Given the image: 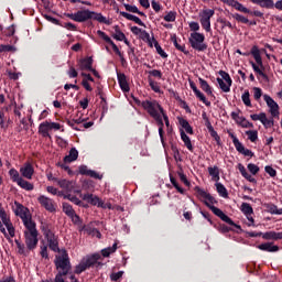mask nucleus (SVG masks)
<instances>
[{
  "label": "nucleus",
  "instance_id": "nucleus-1",
  "mask_svg": "<svg viewBox=\"0 0 282 282\" xmlns=\"http://www.w3.org/2000/svg\"><path fill=\"white\" fill-rule=\"evenodd\" d=\"M194 191L197 199L203 202V204H205V206L209 208V210H212V213H214L216 217H219V219H221V221H225V224H228L229 226H234V228H237V230H241V226L235 224L232 218L228 217V215H226L221 209L213 205V204H217V199H215L213 195H210V193L206 192L204 188L199 186H195Z\"/></svg>",
  "mask_w": 282,
  "mask_h": 282
},
{
  "label": "nucleus",
  "instance_id": "nucleus-2",
  "mask_svg": "<svg viewBox=\"0 0 282 282\" xmlns=\"http://www.w3.org/2000/svg\"><path fill=\"white\" fill-rule=\"evenodd\" d=\"M75 19L77 23H85V21H89V19H93V21H98V23H105V25H111V20H107V18H105L102 13H97L88 9L77 11Z\"/></svg>",
  "mask_w": 282,
  "mask_h": 282
},
{
  "label": "nucleus",
  "instance_id": "nucleus-3",
  "mask_svg": "<svg viewBox=\"0 0 282 282\" xmlns=\"http://www.w3.org/2000/svg\"><path fill=\"white\" fill-rule=\"evenodd\" d=\"M57 274H72V261L69 260V253L67 250H63L61 256H56L54 260Z\"/></svg>",
  "mask_w": 282,
  "mask_h": 282
},
{
  "label": "nucleus",
  "instance_id": "nucleus-4",
  "mask_svg": "<svg viewBox=\"0 0 282 282\" xmlns=\"http://www.w3.org/2000/svg\"><path fill=\"white\" fill-rule=\"evenodd\" d=\"M251 55L256 61V63L252 61L250 62L253 72H256V74L261 76L264 80H268V75L263 73L265 66L263 65V58L261 57V50H259V46L254 45L251 47Z\"/></svg>",
  "mask_w": 282,
  "mask_h": 282
},
{
  "label": "nucleus",
  "instance_id": "nucleus-5",
  "mask_svg": "<svg viewBox=\"0 0 282 282\" xmlns=\"http://www.w3.org/2000/svg\"><path fill=\"white\" fill-rule=\"evenodd\" d=\"M134 102L142 107L144 111H147L149 116H151V118H154L160 113H164V108L155 99H145L143 101H141L140 99H134Z\"/></svg>",
  "mask_w": 282,
  "mask_h": 282
},
{
  "label": "nucleus",
  "instance_id": "nucleus-6",
  "mask_svg": "<svg viewBox=\"0 0 282 282\" xmlns=\"http://www.w3.org/2000/svg\"><path fill=\"white\" fill-rule=\"evenodd\" d=\"M205 41L206 36L199 32H193L188 37L191 47H193L196 52H206L208 50V44L204 43Z\"/></svg>",
  "mask_w": 282,
  "mask_h": 282
},
{
  "label": "nucleus",
  "instance_id": "nucleus-7",
  "mask_svg": "<svg viewBox=\"0 0 282 282\" xmlns=\"http://www.w3.org/2000/svg\"><path fill=\"white\" fill-rule=\"evenodd\" d=\"M223 3H226L227 6H230V8H235L238 12H242L243 14H250V17H258L259 19H263V12L261 11H252L248 8H246L243 4H241L237 0H220Z\"/></svg>",
  "mask_w": 282,
  "mask_h": 282
},
{
  "label": "nucleus",
  "instance_id": "nucleus-8",
  "mask_svg": "<svg viewBox=\"0 0 282 282\" xmlns=\"http://www.w3.org/2000/svg\"><path fill=\"white\" fill-rule=\"evenodd\" d=\"M24 239L28 250H36V246H39V231L24 232Z\"/></svg>",
  "mask_w": 282,
  "mask_h": 282
},
{
  "label": "nucleus",
  "instance_id": "nucleus-9",
  "mask_svg": "<svg viewBox=\"0 0 282 282\" xmlns=\"http://www.w3.org/2000/svg\"><path fill=\"white\" fill-rule=\"evenodd\" d=\"M100 259H102L100 253H93L91 256H87L83 261L87 270H89V268H102V262H100Z\"/></svg>",
  "mask_w": 282,
  "mask_h": 282
},
{
  "label": "nucleus",
  "instance_id": "nucleus-10",
  "mask_svg": "<svg viewBox=\"0 0 282 282\" xmlns=\"http://www.w3.org/2000/svg\"><path fill=\"white\" fill-rule=\"evenodd\" d=\"M80 197L82 199H84V202H87L91 206H97L98 208H107V205L105 204V202H102L100 197L94 196V194H89V193L80 194Z\"/></svg>",
  "mask_w": 282,
  "mask_h": 282
},
{
  "label": "nucleus",
  "instance_id": "nucleus-11",
  "mask_svg": "<svg viewBox=\"0 0 282 282\" xmlns=\"http://www.w3.org/2000/svg\"><path fill=\"white\" fill-rule=\"evenodd\" d=\"M37 202L48 213H56V207H54V200L52 198L45 195H41L40 197H37Z\"/></svg>",
  "mask_w": 282,
  "mask_h": 282
},
{
  "label": "nucleus",
  "instance_id": "nucleus-12",
  "mask_svg": "<svg viewBox=\"0 0 282 282\" xmlns=\"http://www.w3.org/2000/svg\"><path fill=\"white\" fill-rule=\"evenodd\" d=\"M97 35H98L99 39H102V41L108 43V45H111V47H112L115 54H117V56H122V52H120V48H118V45H116L113 40H111V37H109V35H107V33H105L101 30H98Z\"/></svg>",
  "mask_w": 282,
  "mask_h": 282
},
{
  "label": "nucleus",
  "instance_id": "nucleus-13",
  "mask_svg": "<svg viewBox=\"0 0 282 282\" xmlns=\"http://www.w3.org/2000/svg\"><path fill=\"white\" fill-rule=\"evenodd\" d=\"M189 87L193 90L194 95L196 96V98H198V100H200V102H204V105L206 107H210V101H208V99L206 98V95H204V93H202L200 90L197 89V85L195 84V82L189 79Z\"/></svg>",
  "mask_w": 282,
  "mask_h": 282
},
{
  "label": "nucleus",
  "instance_id": "nucleus-14",
  "mask_svg": "<svg viewBox=\"0 0 282 282\" xmlns=\"http://www.w3.org/2000/svg\"><path fill=\"white\" fill-rule=\"evenodd\" d=\"M263 99L267 102L268 107L270 108V113L273 118L279 116V104L272 99L269 95H263Z\"/></svg>",
  "mask_w": 282,
  "mask_h": 282
},
{
  "label": "nucleus",
  "instance_id": "nucleus-15",
  "mask_svg": "<svg viewBox=\"0 0 282 282\" xmlns=\"http://www.w3.org/2000/svg\"><path fill=\"white\" fill-rule=\"evenodd\" d=\"M20 173L22 177H25V180H32L34 176V166L32 163L26 162L22 167H20Z\"/></svg>",
  "mask_w": 282,
  "mask_h": 282
},
{
  "label": "nucleus",
  "instance_id": "nucleus-16",
  "mask_svg": "<svg viewBox=\"0 0 282 282\" xmlns=\"http://www.w3.org/2000/svg\"><path fill=\"white\" fill-rule=\"evenodd\" d=\"M15 206H17V208L14 210V214L17 215V217L21 218L22 221L31 216L30 210L28 208H25V206L21 205L18 202H15Z\"/></svg>",
  "mask_w": 282,
  "mask_h": 282
},
{
  "label": "nucleus",
  "instance_id": "nucleus-17",
  "mask_svg": "<svg viewBox=\"0 0 282 282\" xmlns=\"http://www.w3.org/2000/svg\"><path fill=\"white\" fill-rule=\"evenodd\" d=\"M94 65V58L93 57H86V58H83V59H79L78 62V67L82 72H90V69H93Z\"/></svg>",
  "mask_w": 282,
  "mask_h": 282
},
{
  "label": "nucleus",
  "instance_id": "nucleus-18",
  "mask_svg": "<svg viewBox=\"0 0 282 282\" xmlns=\"http://www.w3.org/2000/svg\"><path fill=\"white\" fill-rule=\"evenodd\" d=\"M79 175H86L87 177H93L94 180H100L101 176L96 171L89 170L87 165H80L79 167Z\"/></svg>",
  "mask_w": 282,
  "mask_h": 282
},
{
  "label": "nucleus",
  "instance_id": "nucleus-19",
  "mask_svg": "<svg viewBox=\"0 0 282 282\" xmlns=\"http://www.w3.org/2000/svg\"><path fill=\"white\" fill-rule=\"evenodd\" d=\"M117 80L121 90H123L124 93L131 90V87H129V82H127V75H124V73H117Z\"/></svg>",
  "mask_w": 282,
  "mask_h": 282
},
{
  "label": "nucleus",
  "instance_id": "nucleus-20",
  "mask_svg": "<svg viewBox=\"0 0 282 282\" xmlns=\"http://www.w3.org/2000/svg\"><path fill=\"white\" fill-rule=\"evenodd\" d=\"M152 118L158 123L159 135H160L162 144H164V120L162 119V113H159V115H156V116H154Z\"/></svg>",
  "mask_w": 282,
  "mask_h": 282
},
{
  "label": "nucleus",
  "instance_id": "nucleus-21",
  "mask_svg": "<svg viewBox=\"0 0 282 282\" xmlns=\"http://www.w3.org/2000/svg\"><path fill=\"white\" fill-rule=\"evenodd\" d=\"M24 224V232H39L36 229V223L32 220V216H29L26 219L22 220Z\"/></svg>",
  "mask_w": 282,
  "mask_h": 282
},
{
  "label": "nucleus",
  "instance_id": "nucleus-22",
  "mask_svg": "<svg viewBox=\"0 0 282 282\" xmlns=\"http://www.w3.org/2000/svg\"><path fill=\"white\" fill-rule=\"evenodd\" d=\"M258 250H262L263 252H279V246L272 242H264L258 245Z\"/></svg>",
  "mask_w": 282,
  "mask_h": 282
},
{
  "label": "nucleus",
  "instance_id": "nucleus-23",
  "mask_svg": "<svg viewBox=\"0 0 282 282\" xmlns=\"http://www.w3.org/2000/svg\"><path fill=\"white\" fill-rule=\"evenodd\" d=\"M254 6L260 8H265L267 10H272L274 8V0H249Z\"/></svg>",
  "mask_w": 282,
  "mask_h": 282
},
{
  "label": "nucleus",
  "instance_id": "nucleus-24",
  "mask_svg": "<svg viewBox=\"0 0 282 282\" xmlns=\"http://www.w3.org/2000/svg\"><path fill=\"white\" fill-rule=\"evenodd\" d=\"M120 14L121 17H123V19H127L128 21H133L134 23H137V25H140L141 28H147V24H144V22H142V20H140V18H138L137 15L127 13L124 11H121Z\"/></svg>",
  "mask_w": 282,
  "mask_h": 282
},
{
  "label": "nucleus",
  "instance_id": "nucleus-25",
  "mask_svg": "<svg viewBox=\"0 0 282 282\" xmlns=\"http://www.w3.org/2000/svg\"><path fill=\"white\" fill-rule=\"evenodd\" d=\"M40 229L42 231V235H44V238L47 239H52L53 237H55L56 235L52 231V229L50 228V224L46 223H42L40 226Z\"/></svg>",
  "mask_w": 282,
  "mask_h": 282
},
{
  "label": "nucleus",
  "instance_id": "nucleus-26",
  "mask_svg": "<svg viewBox=\"0 0 282 282\" xmlns=\"http://www.w3.org/2000/svg\"><path fill=\"white\" fill-rule=\"evenodd\" d=\"M77 160H78V150H76V148H72L69 150L68 155H66L64 158V163L65 164H69L72 162H76Z\"/></svg>",
  "mask_w": 282,
  "mask_h": 282
},
{
  "label": "nucleus",
  "instance_id": "nucleus-27",
  "mask_svg": "<svg viewBox=\"0 0 282 282\" xmlns=\"http://www.w3.org/2000/svg\"><path fill=\"white\" fill-rule=\"evenodd\" d=\"M39 133L43 138H52V135H50V121H44V122L40 123Z\"/></svg>",
  "mask_w": 282,
  "mask_h": 282
},
{
  "label": "nucleus",
  "instance_id": "nucleus-28",
  "mask_svg": "<svg viewBox=\"0 0 282 282\" xmlns=\"http://www.w3.org/2000/svg\"><path fill=\"white\" fill-rule=\"evenodd\" d=\"M262 239L267 240H273V241H279L282 239V231L276 232V231H267L262 235Z\"/></svg>",
  "mask_w": 282,
  "mask_h": 282
},
{
  "label": "nucleus",
  "instance_id": "nucleus-29",
  "mask_svg": "<svg viewBox=\"0 0 282 282\" xmlns=\"http://www.w3.org/2000/svg\"><path fill=\"white\" fill-rule=\"evenodd\" d=\"M198 82H199L200 89H203L205 94H207V96L215 97V95L213 94V87H210V85L208 84V82H206V79L199 77Z\"/></svg>",
  "mask_w": 282,
  "mask_h": 282
},
{
  "label": "nucleus",
  "instance_id": "nucleus-30",
  "mask_svg": "<svg viewBox=\"0 0 282 282\" xmlns=\"http://www.w3.org/2000/svg\"><path fill=\"white\" fill-rule=\"evenodd\" d=\"M46 241L50 250L53 252H61V248H58V236H53V238H48Z\"/></svg>",
  "mask_w": 282,
  "mask_h": 282
},
{
  "label": "nucleus",
  "instance_id": "nucleus-31",
  "mask_svg": "<svg viewBox=\"0 0 282 282\" xmlns=\"http://www.w3.org/2000/svg\"><path fill=\"white\" fill-rule=\"evenodd\" d=\"M57 184L59 186V188H64V191H66V193H72L73 188H74V183H72V181H67V180H57Z\"/></svg>",
  "mask_w": 282,
  "mask_h": 282
},
{
  "label": "nucleus",
  "instance_id": "nucleus-32",
  "mask_svg": "<svg viewBox=\"0 0 282 282\" xmlns=\"http://www.w3.org/2000/svg\"><path fill=\"white\" fill-rule=\"evenodd\" d=\"M200 22L203 21H210V19H213V17H215V10L213 9H204L200 13Z\"/></svg>",
  "mask_w": 282,
  "mask_h": 282
},
{
  "label": "nucleus",
  "instance_id": "nucleus-33",
  "mask_svg": "<svg viewBox=\"0 0 282 282\" xmlns=\"http://www.w3.org/2000/svg\"><path fill=\"white\" fill-rule=\"evenodd\" d=\"M113 30H115V33L110 32L111 37L115 39V41H124V37L127 35H124V33L120 30V26L115 25Z\"/></svg>",
  "mask_w": 282,
  "mask_h": 282
},
{
  "label": "nucleus",
  "instance_id": "nucleus-34",
  "mask_svg": "<svg viewBox=\"0 0 282 282\" xmlns=\"http://www.w3.org/2000/svg\"><path fill=\"white\" fill-rule=\"evenodd\" d=\"M171 40H172V43H173L174 47H176V48L178 50V52H183V54H185V56H188V54H191V52H188V51L186 50V45H185V44L181 45V44L177 42V35H173V36L171 37Z\"/></svg>",
  "mask_w": 282,
  "mask_h": 282
},
{
  "label": "nucleus",
  "instance_id": "nucleus-35",
  "mask_svg": "<svg viewBox=\"0 0 282 282\" xmlns=\"http://www.w3.org/2000/svg\"><path fill=\"white\" fill-rule=\"evenodd\" d=\"M178 123L183 129H185L186 133H188L189 135H193L194 133L193 127L191 126V123H188V120L181 117L178 118Z\"/></svg>",
  "mask_w": 282,
  "mask_h": 282
},
{
  "label": "nucleus",
  "instance_id": "nucleus-36",
  "mask_svg": "<svg viewBox=\"0 0 282 282\" xmlns=\"http://www.w3.org/2000/svg\"><path fill=\"white\" fill-rule=\"evenodd\" d=\"M181 139L184 142V145L186 147V149H188V151L193 153L194 151L193 143L191 142V138L186 135V132H184V130H181Z\"/></svg>",
  "mask_w": 282,
  "mask_h": 282
},
{
  "label": "nucleus",
  "instance_id": "nucleus-37",
  "mask_svg": "<svg viewBox=\"0 0 282 282\" xmlns=\"http://www.w3.org/2000/svg\"><path fill=\"white\" fill-rule=\"evenodd\" d=\"M152 41H153L154 47L156 50V53L160 55V57L169 58V54H166V52H164V50L160 45V42H158V40H155V36H152Z\"/></svg>",
  "mask_w": 282,
  "mask_h": 282
},
{
  "label": "nucleus",
  "instance_id": "nucleus-38",
  "mask_svg": "<svg viewBox=\"0 0 282 282\" xmlns=\"http://www.w3.org/2000/svg\"><path fill=\"white\" fill-rule=\"evenodd\" d=\"M215 186L219 197H224V199H228V189L226 188V186H224V184L221 183H216Z\"/></svg>",
  "mask_w": 282,
  "mask_h": 282
},
{
  "label": "nucleus",
  "instance_id": "nucleus-39",
  "mask_svg": "<svg viewBox=\"0 0 282 282\" xmlns=\"http://www.w3.org/2000/svg\"><path fill=\"white\" fill-rule=\"evenodd\" d=\"M236 151H238V153H241V155H245L246 158H254V152L246 149V147H243V143H240L238 148H236Z\"/></svg>",
  "mask_w": 282,
  "mask_h": 282
},
{
  "label": "nucleus",
  "instance_id": "nucleus-40",
  "mask_svg": "<svg viewBox=\"0 0 282 282\" xmlns=\"http://www.w3.org/2000/svg\"><path fill=\"white\" fill-rule=\"evenodd\" d=\"M116 250H118V242H115L112 245V247H108L101 250V257H110L111 254H113V252H116Z\"/></svg>",
  "mask_w": 282,
  "mask_h": 282
},
{
  "label": "nucleus",
  "instance_id": "nucleus-41",
  "mask_svg": "<svg viewBox=\"0 0 282 282\" xmlns=\"http://www.w3.org/2000/svg\"><path fill=\"white\" fill-rule=\"evenodd\" d=\"M15 246L18 248L19 254H22L23 257H28V254H30L31 250H29L28 247L25 248V245L21 243V241L15 240Z\"/></svg>",
  "mask_w": 282,
  "mask_h": 282
},
{
  "label": "nucleus",
  "instance_id": "nucleus-42",
  "mask_svg": "<svg viewBox=\"0 0 282 282\" xmlns=\"http://www.w3.org/2000/svg\"><path fill=\"white\" fill-rule=\"evenodd\" d=\"M208 174L213 177L214 182H219V167L217 165L208 167Z\"/></svg>",
  "mask_w": 282,
  "mask_h": 282
},
{
  "label": "nucleus",
  "instance_id": "nucleus-43",
  "mask_svg": "<svg viewBox=\"0 0 282 282\" xmlns=\"http://www.w3.org/2000/svg\"><path fill=\"white\" fill-rule=\"evenodd\" d=\"M240 210L241 213H243V215H246V217H248L249 215H254V209L249 203H242Z\"/></svg>",
  "mask_w": 282,
  "mask_h": 282
},
{
  "label": "nucleus",
  "instance_id": "nucleus-44",
  "mask_svg": "<svg viewBox=\"0 0 282 282\" xmlns=\"http://www.w3.org/2000/svg\"><path fill=\"white\" fill-rule=\"evenodd\" d=\"M170 181L174 188H176L177 193H180L181 195H186V189L180 186V183H177V180H175V177L170 175Z\"/></svg>",
  "mask_w": 282,
  "mask_h": 282
},
{
  "label": "nucleus",
  "instance_id": "nucleus-45",
  "mask_svg": "<svg viewBox=\"0 0 282 282\" xmlns=\"http://www.w3.org/2000/svg\"><path fill=\"white\" fill-rule=\"evenodd\" d=\"M17 184H18V186H20V188H23V191H34V184H32L23 178L20 182H18Z\"/></svg>",
  "mask_w": 282,
  "mask_h": 282
},
{
  "label": "nucleus",
  "instance_id": "nucleus-46",
  "mask_svg": "<svg viewBox=\"0 0 282 282\" xmlns=\"http://www.w3.org/2000/svg\"><path fill=\"white\" fill-rule=\"evenodd\" d=\"M9 175H10V180L12 182H15L17 184L23 178L21 177V174H19V171H17V169L14 167L9 171Z\"/></svg>",
  "mask_w": 282,
  "mask_h": 282
},
{
  "label": "nucleus",
  "instance_id": "nucleus-47",
  "mask_svg": "<svg viewBox=\"0 0 282 282\" xmlns=\"http://www.w3.org/2000/svg\"><path fill=\"white\" fill-rule=\"evenodd\" d=\"M261 123L263 124L264 129H272V127H274V119H268V116L264 112Z\"/></svg>",
  "mask_w": 282,
  "mask_h": 282
},
{
  "label": "nucleus",
  "instance_id": "nucleus-48",
  "mask_svg": "<svg viewBox=\"0 0 282 282\" xmlns=\"http://www.w3.org/2000/svg\"><path fill=\"white\" fill-rule=\"evenodd\" d=\"M62 208H63V213H65V215H67V217H70L76 213V210H74V207H72V205H69V203H63Z\"/></svg>",
  "mask_w": 282,
  "mask_h": 282
},
{
  "label": "nucleus",
  "instance_id": "nucleus-49",
  "mask_svg": "<svg viewBox=\"0 0 282 282\" xmlns=\"http://www.w3.org/2000/svg\"><path fill=\"white\" fill-rule=\"evenodd\" d=\"M237 124H240L242 129H254V124L248 121L245 117H240V121H237Z\"/></svg>",
  "mask_w": 282,
  "mask_h": 282
},
{
  "label": "nucleus",
  "instance_id": "nucleus-50",
  "mask_svg": "<svg viewBox=\"0 0 282 282\" xmlns=\"http://www.w3.org/2000/svg\"><path fill=\"white\" fill-rule=\"evenodd\" d=\"M246 135H248L250 142H257V140H259V131L257 130H248L246 131Z\"/></svg>",
  "mask_w": 282,
  "mask_h": 282
},
{
  "label": "nucleus",
  "instance_id": "nucleus-51",
  "mask_svg": "<svg viewBox=\"0 0 282 282\" xmlns=\"http://www.w3.org/2000/svg\"><path fill=\"white\" fill-rule=\"evenodd\" d=\"M242 102L243 105H246V107H252V101L250 100V91L249 90H245V93L241 96Z\"/></svg>",
  "mask_w": 282,
  "mask_h": 282
},
{
  "label": "nucleus",
  "instance_id": "nucleus-52",
  "mask_svg": "<svg viewBox=\"0 0 282 282\" xmlns=\"http://www.w3.org/2000/svg\"><path fill=\"white\" fill-rule=\"evenodd\" d=\"M232 19H235V21H237L238 23H245L246 25H248V23H250V20L239 13H234Z\"/></svg>",
  "mask_w": 282,
  "mask_h": 282
},
{
  "label": "nucleus",
  "instance_id": "nucleus-53",
  "mask_svg": "<svg viewBox=\"0 0 282 282\" xmlns=\"http://www.w3.org/2000/svg\"><path fill=\"white\" fill-rule=\"evenodd\" d=\"M177 175L181 180V182L187 186V188H191V181H188V178L186 177V175L184 174V170H181L177 172Z\"/></svg>",
  "mask_w": 282,
  "mask_h": 282
},
{
  "label": "nucleus",
  "instance_id": "nucleus-54",
  "mask_svg": "<svg viewBox=\"0 0 282 282\" xmlns=\"http://www.w3.org/2000/svg\"><path fill=\"white\" fill-rule=\"evenodd\" d=\"M164 21H166L167 23H173L175 22V20L177 19V12L175 11H170L167 12L166 15H164Z\"/></svg>",
  "mask_w": 282,
  "mask_h": 282
},
{
  "label": "nucleus",
  "instance_id": "nucleus-55",
  "mask_svg": "<svg viewBox=\"0 0 282 282\" xmlns=\"http://www.w3.org/2000/svg\"><path fill=\"white\" fill-rule=\"evenodd\" d=\"M210 137L215 140L218 147H221V137L215 131V128L208 130Z\"/></svg>",
  "mask_w": 282,
  "mask_h": 282
},
{
  "label": "nucleus",
  "instance_id": "nucleus-56",
  "mask_svg": "<svg viewBox=\"0 0 282 282\" xmlns=\"http://www.w3.org/2000/svg\"><path fill=\"white\" fill-rule=\"evenodd\" d=\"M217 83L221 89V91H225V94H228V91H230V86L229 84H226L223 78L218 77L217 79Z\"/></svg>",
  "mask_w": 282,
  "mask_h": 282
},
{
  "label": "nucleus",
  "instance_id": "nucleus-57",
  "mask_svg": "<svg viewBox=\"0 0 282 282\" xmlns=\"http://www.w3.org/2000/svg\"><path fill=\"white\" fill-rule=\"evenodd\" d=\"M219 75L221 76L223 80L227 83V85L232 87V78H230V74L226 73L225 70H220Z\"/></svg>",
  "mask_w": 282,
  "mask_h": 282
},
{
  "label": "nucleus",
  "instance_id": "nucleus-58",
  "mask_svg": "<svg viewBox=\"0 0 282 282\" xmlns=\"http://www.w3.org/2000/svg\"><path fill=\"white\" fill-rule=\"evenodd\" d=\"M87 270V267L84 261L75 267L74 274H83Z\"/></svg>",
  "mask_w": 282,
  "mask_h": 282
},
{
  "label": "nucleus",
  "instance_id": "nucleus-59",
  "mask_svg": "<svg viewBox=\"0 0 282 282\" xmlns=\"http://www.w3.org/2000/svg\"><path fill=\"white\" fill-rule=\"evenodd\" d=\"M149 86L151 87L152 91H154L155 94H160V85L158 84V82L151 79V77L149 78Z\"/></svg>",
  "mask_w": 282,
  "mask_h": 282
},
{
  "label": "nucleus",
  "instance_id": "nucleus-60",
  "mask_svg": "<svg viewBox=\"0 0 282 282\" xmlns=\"http://www.w3.org/2000/svg\"><path fill=\"white\" fill-rule=\"evenodd\" d=\"M247 169H248V171L251 175H257V173H259V171H260L259 166L257 164H253V163H249L247 165Z\"/></svg>",
  "mask_w": 282,
  "mask_h": 282
},
{
  "label": "nucleus",
  "instance_id": "nucleus-61",
  "mask_svg": "<svg viewBox=\"0 0 282 282\" xmlns=\"http://www.w3.org/2000/svg\"><path fill=\"white\" fill-rule=\"evenodd\" d=\"M218 23H221L223 26L221 29L224 30V28H229V30H232V23H230V21L226 20V18H219Z\"/></svg>",
  "mask_w": 282,
  "mask_h": 282
},
{
  "label": "nucleus",
  "instance_id": "nucleus-62",
  "mask_svg": "<svg viewBox=\"0 0 282 282\" xmlns=\"http://www.w3.org/2000/svg\"><path fill=\"white\" fill-rule=\"evenodd\" d=\"M124 271H118L116 273L110 274V281L118 282L120 281V278L123 276Z\"/></svg>",
  "mask_w": 282,
  "mask_h": 282
},
{
  "label": "nucleus",
  "instance_id": "nucleus-63",
  "mask_svg": "<svg viewBox=\"0 0 282 282\" xmlns=\"http://www.w3.org/2000/svg\"><path fill=\"white\" fill-rule=\"evenodd\" d=\"M263 96V90L259 87H253V98L254 100H261V97Z\"/></svg>",
  "mask_w": 282,
  "mask_h": 282
},
{
  "label": "nucleus",
  "instance_id": "nucleus-64",
  "mask_svg": "<svg viewBox=\"0 0 282 282\" xmlns=\"http://www.w3.org/2000/svg\"><path fill=\"white\" fill-rule=\"evenodd\" d=\"M265 173H268V175H270V177H275L276 176V170H274V167H272V165H267L264 167Z\"/></svg>",
  "mask_w": 282,
  "mask_h": 282
}]
</instances>
